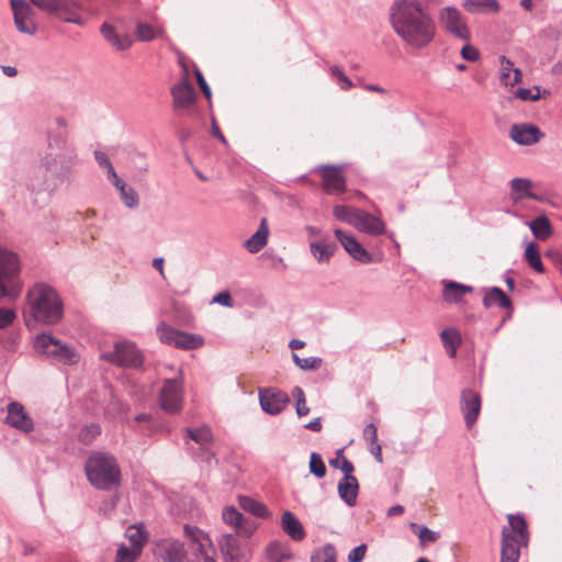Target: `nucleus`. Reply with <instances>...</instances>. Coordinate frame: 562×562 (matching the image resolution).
<instances>
[{
  "mask_svg": "<svg viewBox=\"0 0 562 562\" xmlns=\"http://www.w3.org/2000/svg\"><path fill=\"white\" fill-rule=\"evenodd\" d=\"M390 23L396 35L415 49L427 47L437 34L434 18L419 0H395L390 8Z\"/></svg>",
  "mask_w": 562,
  "mask_h": 562,
  "instance_id": "1",
  "label": "nucleus"
},
{
  "mask_svg": "<svg viewBox=\"0 0 562 562\" xmlns=\"http://www.w3.org/2000/svg\"><path fill=\"white\" fill-rule=\"evenodd\" d=\"M30 311L35 321L53 325L63 317V303L49 285L37 283L27 292Z\"/></svg>",
  "mask_w": 562,
  "mask_h": 562,
  "instance_id": "2",
  "label": "nucleus"
},
{
  "mask_svg": "<svg viewBox=\"0 0 562 562\" xmlns=\"http://www.w3.org/2000/svg\"><path fill=\"white\" fill-rule=\"evenodd\" d=\"M89 482L99 490H112L121 483V470L116 459L106 452L92 453L85 467Z\"/></svg>",
  "mask_w": 562,
  "mask_h": 562,
  "instance_id": "3",
  "label": "nucleus"
},
{
  "mask_svg": "<svg viewBox=\"0 0 562 562\" xmlns=\"http://www.w3.org/2000/svg\"><path fill=\"white\" fill-rule=\"evenodd\" d=\"M508 528L502 531L501 562H518L520 549L528 544V530L525 518L520 515H508Z\"/></svg>",
  "mask_w": 562,
  "mask_h": 562,
  "instance_id": "4",
  "label": "nucleus"
},
{
  "mask_svg": "<svg viewBox=\"0 0 562 562\" xmlns=\"http://www.w3.org/2000/svg\"><path fill=\"white\" fill-rule=\"evenodd\" d=\"M19 271L20 266L16 255L0 247V299L19 295L21 291L18 278Z\"/></svg>",
  "mask_w": 562,
  "mask_h": 562,
  "instance_id": "5",
  "label": "nucleus"
},
{
  "mask_svg": "<svg viewBox=\"0 0 562 562\" xmlns=\"http://www.w3.org/2000/svg\"><path fill=\"white\" fill-rule=\"evenodd\" d=\"M441 29L454 38L463 42L471 41V31L461 11L452 5H446L438 11Z\"/></svg>",
  "mask_w": 562,
  "mask_h": 562,
  "instance_id": "6",
  "label": "nucleus"
},
{
  "mask_svg": "<svg viewBox=\"0 0 562 562\" xmlns=\"http://www.w3.org/2000/svg\"><path fill=\"white\" fill-rule=\"evenodd\" d=\"M162 344L173 346L182 350H195L204 345V338L196 334L177 330L161 322L156 329Z\"/></svg>",
  "mask_w": 562,
  "mask_h": 562,
  "instance_id": "7",
  "label": "nucleus"
},
{
  "mask_svg": "<svg viewBox=\"0 0 562 562\" xmlns=\"http://www.w3.org/2000/svg\"><path fill=\"white\" fill-rule=\"evenodd\" d=\"M342 459L341 471L344 472V479L338 484V493L339 496L349 505L352 506L356 504L357 495H358V481L352 475L355 471L353 464L345 457L344 449H339L336 452V458L329 461V464L333 468L338 469V461Z\"/></svg>",
  "mask_w": 562,
  "mask_h": 562,
  "instance_id": "8",
  "label": "nucleus"
},
{
  "mask_svg": "<svg viewBox=\"0 0 562 562\" xmlns=\"http://www.w3.org/2000/svg\"><path fill=\"white\" fill-rule=\"evenodd\" d=\"M35 347L43 353L56 358L63 363H76L78 355L68 345L61 344L59 340L49 335H38L35 341Z\"/></svg>",
  "mask_w": 562,
  "mask_h": 562,
  "instance_id": "9",
  "label": "nucleus"
},
{
  "mask_svg": "<svg viewBox=\"0 0 562 562\" xmlns=\"http://www.w3.org/2000/svg\"><path fill=\"white\" fill-rule=\"evenodd\" d=\"M102 359L120 367L137 368L143 363V357L136 346L128 341L116 342L114 350L105 352Z\"/></svg>",
  "mask_w": 562,
  "mask_h": 562,
  "instance_id": "10",
  "label": "nucleus"
},
{
  "mask_svg": "<svg viewBox=\"0 0 562 562\" xmlns=\"http://www.w3.org/2000/svg\"><path fill=\"white\" fill-rule=\"evenodd\" d=\"M13 21L21 33L34 35L37 32L36 12L27 0H10Z\"/></svg>",
  "mask_w": 562,
  "mask_h": 562,
  "instance_id": "11",
  "label": "nucleus"
},
{
  "mask_svg": "<svg viewBox=\"0 0 562 562\" xmlns=\"http://www.w3.org/2000/svg\"><path fill=\"white\" fill-rule=\"evenodd\" d=\"M153 554L157 562H182L188 552L184 543L173 538H162L155 542Z\"/></svg>",
  "mask_w": 562,
  "mask_h": 562,
  "instance_id": "12",
  "label": "nucleus"
},
{
  "mask_svg": "<svg viewBox=\"0 0 562 562\" xmlns=\"http://www.w3.org/2000/svg\"><path fill=\"white\" fill-rule=\"evenodd\" d=\"M322 178L323 191L327 194L339 195L346 192V177L342 166L322 165L317 168Z\"/></svg>",
  "mask_w": 562,
  "mask_h": 562,
  "instance_id": "13",
  "label": "nucleus"
},
{
  "mask_svg": "<svg viewBox=\"0 0 562 562\" xmlns=\"http://www.w3.org/2000/svg\"><path fill=\"white\" fill-rule=\"evenodd\" d=\"M184 536L190 540L191 547L201 562H216L214 560L215 549L210 537L200 528L190 525L183 527Z\"/></svg>",
  "mask_w": 562,
  "mask_h": 562,
  "instance_id": "14",
  "label": "nucleus"
},
{
  "mask_svg": "<svg viewBox=\"0 0 562 562\" xmlns=\"http://www.w3.org/2000/svg\"><path fill=\"white\" fill-rule=\"evenodd\" d=\"M183 392L181 383L176 379L166 380L160 391V407L169 414L179 413L182 408Z\"/></svg>",
  "mask_w": 562,
  "mask_h": 562,
  "instance_id": "15",
  "label": "nucleus"
},
{
  "mask_svg": "<svg viewBox=\"0 0 562 562\" xmlns=\"http://www.w3.org/2000/svg\"><path fill=\"white\" fill-rule=\"evenodd\" d=\"M481 404L482 402L479 393L469 389L461 392L460 408L469 429L473 427L479 417Z\"/></svg>",
  "mask_w": 562,
  "mask_h": 562,
  "instance_id": "16",
  "label": "nucleus"
},
{
  "mask_svg": "<svg viewBox=\"0 0 562 562\" xmlns=\"http://www.w3.org/2000/svg\"><path fill=\"white\" fill-rule=\"evenodd\" d=\"M289 401V396L279 390L266 389L259 391L260 406L270 415L281 413L286 407Z\"/></svg>",
  "mask_w": 562,
  "mask_h": 562,
  "instance_id": "17",
  "label": "nucleus"
},
{
  "mask_svg": "<svg viewBox=\"0 0 562 562\" xmlns=\"http://www.w3.org/2000/svg\"><path fill=\"white\" fill-rule=\"evenodd\" d=\"M238 537L236 533H225L218 540L225 562H244L246 560V548L239 542Z\"/></svg>",
  "mask_w": 562,
  "mask_h": 562,
  "instance_id": "18",
  "label": "nucleus"
},
{
  "mask_svg": "<svg viewBox=\"0 0 562 562\" xmlns=\"http://www.w3.org/2000/svg\"><path fill=\"white\" fill-rule=\"evenodd\" d=\"M171 95L175 109H188L195 102L196 93L188 81V69L183 79L171 88Z\"/></svg>",
  "mask_w": 562,
  "mask_h": 562,
  "instance_id": "19",
  "label": "nucleus"
},
{
  "mask_svg": "<svg viewBox=\"0 0 562 562\" xmlns=\"http://www.w3.org/2000/svg\"><path fill=\"white\" fill-rule=\"evenodd\" d=\"M222 519L226 525L235 529L236 536L249 538L254 533L255 527L233 506H227L223 509Z\"/></svg>",
  "mask_w": 562,
  "mask_h": 562,
  "instance_id": "20",
  "label": "nucleus"
},
{
  "mask_svg": "<svg viewBox=\"0 0 562 562\" xmlns=\"http://www.w3.org/2000/svg\"><path fill=\"white\" fill-rule=\"evenodd\" d=\"M7 423L24 432H30L34 428L32 418L26 414L23 405L18 402L8 405Z\"/></svg>",
  "mask_w": 562,
  "mask_h": 562,
  "instance_id": "21",
  "label": "nucleus"
},
{
  "mask_svg": "<svg viewBox=\"0 0 562 562\" xmlns=\"http://www.w3.org/2000/svg\"><path fill=\"white\" fill-rule=\"evenodd\" d=\"M335 235L352 258L360 262L371 261V255L351 235L344 233L341 229H336Z\"/></svg>",
  "mask_w": 562,
  "mask_h": 562,
  "instance_id": "22",
  "label": "nucleus"
},
{
  "mask_svg": "<svg viewBox=\"0 0 562 562\" xmlns=\"http://www.w3.org/2000/svg\"><path fill=\"white\" fill-rule=\"evenodd\" d=\"M353 227L372 236L382 235L385 232V224L381 218L362 210H360Z\"/></svg>",
  "mask_w": 562,
  "mask_h": 562,
  "instance_id": "23",
  "label": "nucleus"
},
{
  "mask_svg": "<svg viewBox=\"0 0 562 562\" xmlns=\"http://www.w3.org/2000/svg\"><path fill=\"white\" fill-rule=\"evenodd\" d=\"M510 137L520 145H531L539 140L541 136L540 130L535 125H513L510 128Z\"/></svg>",
  "mask_w": 562,
  "mask_h": 562,
  "instance_id": "24",
  "label": "nucleus"
},
{
  "mask_svg": "<svg viewBox=\"0 0 562 562\" xmlns=\"http://www.w3.org/2000/svg\"><path fill=\"white\" fill-rule=\"evenodd\" d=\"M281 526L283 531L294 541H302L305 538V530L302 522L286 510L281 517Z\"/></svg>",
  "mask_w": 562,
  "mask_h": 562,
  "instance_id": "25",
  "label": "nucleus"
},
{
  "mask_svg": "<svg viewBox=\"0 0 562 562\" xmlns=\"http://www.w3.org/2000/svg\"><path fill=\"white\" fill-rule=\"evenodd\" d=\"M483 305L486 308L498 306L508 311L513 310V304L510 299L505 294V292L497 288H491L486 291L484 297H483Z\"/></svg>",
  "mask_w": 562,
  "mask_h": 562,
  "instance_id": "26",
  "label": "nucleus"
},
{
  "mask_svg": "<svg viewBox=\"0 0 562 562\" xmlns=\"http://www.w3.org/2000/svg\"><path fill=\"white\" fill-rule=\"evenodd\" d=\"M501 70H499V79L501 82L505 86L514 87L518 82L521 81V70L519 68H515L514 64L507 59L505 56H501Z\"/></svg>",
  "mask_w": 562,
  "mask_h": 562,
  "instance_id": "27",
  "label": "nucleus"
},
{
  "mask_svg": "<svg viewBox=\"0 0 562 562\" xmlns=\"http://www.w3.org/2000/svg\"><path fill=\"white\" fill-rule=\"evenodd\" d=\"M268 236V223L266 218H262L257 232L245 241L246 249L251 254L260 251L267 245Z\"/></svg>",
  "mask_w": 562,
  "mask_h": 562,
  "instance_id": "28",
  "label": "nucleus"
},
{
  "mask_svg": "<svg viewBox=\"0 0 562 562\" xmlns=\"http://www.w3.org/2000/svg\"><path fill=\"white\" fill-rule=\"evenodd\" d=\"M532 182L525 178H515L510 182L512 199L519 201L522 199L540 200L531 192Z\"/></svg>",
  "mask_w": 562,
  "mask_h": 562,
  "instance_id": "29",
  "label": "nucleus"
},
{
  "mask_svg": "<svg viewBox=\"0 0 562 562\" xmlns=\"http://www.w3.org/2000/svg\"><path fill=\"white\" fill-rule=\"evenodd\" d=\"M101 34L117 50H125L132 45V40L126 35H119L111 24L103 23Z\"/></svg>",
  "mask_w": 562,
  "mask_h": 562,
  "instance_id": "30",
  "label": "nucleus"
},
{
  "mask_svg": "<svg viewBox=\"0 0 562 562\" xmlns=\"http://www.w3.org/2000/svg\"><path fill=\"white\" fill-rule=\"evenodd\" d=\"M266 555L269 562H289L293 560L291 550L280 541H271L266 547Z\"/></svg>",
  "mask_w": 562,
  "mask_h": 562,
  "instance_id": "31",
  "label": "nucleus"
},
{
  "mask_svg": "<svg viewBox=\"0 0 562 562\" xmlns=\"http://www.w3.org/2000/svg\"><path fill=\"white\" fill-rule=\"evenodd\" d=\"M472 288L454 281H448L445 283L442 296L446 302L458 303L467 293L472 292Z\"/></svg>",
  "mask_w": 562,
  "mask_h": 562,
  "instance_id": "32",
  "label": "nucleus"
},
{
  "mask_svg": "<svg viewBox=\"0 0 562 562\" xmlns=\"http://www.w3.org/2000/svg\"><path fill=\"white\" fill-rule=\"evenodd\" d=\"M125 537L130 541L131 546L143 551L145 544L148 541V532L146 531L143 524L132 525L127 527Z\"/></svg>",
  "mask_w": 562,
  "mask_h": 562,
  "instance_id": "33",
  "label": "nucleus"
},
{
  "mask_svg": "<svg viewBox=\"0 0 562 562\" xmlns=\"http://www.w3.org/2000/svg\"><path fill=\"white\" fill-rule=\"evenodd\" d=\"M530 231L539 240H547L553 234L552 225L546 215L537 216L529 224Z\"/></svg>",
  "mask_w": 562,
  "mask_h": 562,
  "instance_id": "34",
  "label": "nucleus"
},
{
  "mask_svg": "<svg viewBox=\"0 0 562 562\" xmlns=\"http://www.w3.org/2000/svg\"><path fill=\"white\" fill-rule=\"evenodd\" d=\"M311 252L318 262H328L333 257L336 246L324 239L315 240L310 244Z\"/></svg>",
  "mask_w": 562,
  "mask_h": 562,
  "instance_id": "35",
  "label": "nucleus"
},
{
  "mask_svg": "<svg viewBox=\"0 0 562 562\" xmlns=\"http://www.w3.org/2000/svg\"><path fill=\"white\" fill-rule=\"evenodd\" d=\"M462 7L469 13L498 12L499 4L497 0H464Z\"/></svg>",
  "mask_w": 562,
  "mask_h": 562,
  "instance_id": "36",
  "label": "nucleus"
},
{
  "mask_svg": "<svg viewBox=\"0 0 562 562\" xmlns=\"http://www.w3.org/2000/svg\"><path fill=\"white\" fill-rule=\"evenodd\" d=\"M524 257L532 270L538 273H544L546 269L541 261L540 249L536 243L530 241L527 244Z\"/></svg>",
  "mask_w": 562,
  "mask_h": 562,
  "instance_id": "37",
  "label": "nucleus"
},
{
  "mask_svg": "<svg viewBox=\"0 0 562 562\" xmlns=\"http://www.w3.org/2000/svg\"><path fill=\"white\" fill-rule=\"evenodd\" d=\"M440 338L448 355L451 358L456 357L457 349L461 345L460 333L456 329L447 328L440 333Z\"/></svg>",
  "mask_w": 562,
  "mask_h": 562,
  "instance_id": "38",
  "label": "nucleus"
},
{
  "mask_svg": "<svg viewBox=\"0 0 562 562\" xmlns=\"http://www.w3.org/2000/svg\"><path fill=\"white\" fill-rule=\"evenodd\" d=\"M239 504L244 510L249 512L257 517L266 518V517H269V515H270V513L265 504L257 502L251 497H248V496L240 497Z\"/></svg>",
  "mask_w": 562,
  "mask_h": 562,
  "instance_id": "39",
  "label": "nucleus"
},
{
  "mask_svg": "<svg viewBox=\"0 0 562 562\" xmlns=\"http://www.w3.org/2000/svg\"><path fill=\"white\" fill-rule=\"evenodd\" d=\"M187 437L199 443L201 447L213 441V435L209 427L186 428Z\"/></svg>",
  "mask_w": 562,
  "mask_h": 562,
  "instance_id": "40",
  "label": "nucleus"
},
{
  "mask_svg": "<svg viewBox=\"0 0 562 562\" xmlns=\"http://www.w3.org/2000/svg\"><path fill=\"white\" fill-rule=\"evenodd\" d=\"M359 212V209L348 205H336L333 209V214L337 220L346 222L352 226H355Z\"/></svg>",
  "mask_w": 562,
  "mask_h": 562,
  "instance_id": "41",
  "label": "nucleus"
},
{
  "mask_svg": "<svg viewBox=\"0 0 562 562\" xmlns=\"http://www.w3.org/2000/svg\"><path fill=\"white\" fill-rule=\"evenodd\" d=\"M31 5L38 8L50 14L58 13L66 9V3L63 0H27Z\"/></svg>",
  "mask_w": 562,
  "mask_h": 562,
  "instance_id": "42",
  "label": "nucleus"
},
{
  "mask_svg": "<svg viewBox=\"0 0 562 562\" xmlns=\"http://www.w3.org/2000/svg\"><path fill=\"white\" fill-rule=\"evenodd\" d=\"M143 551L121 544L116 551L115 562H136Z\"/></svg>",
  "mask_w": 562,
  "mask_h": 562,
  "instance_id": "43",
  "label": "nucleus"
},
{
  "mask_svg": "<svg viewBox=\"0 0 562 562\" xmlns=\"http://www.w3.org/2000/svg\"><path fill=\"white\" fill-rule=\"evenodd\" d=\"M311 562H336V549L333 544H325L317 549L312 558Z\"/></svg>",
  "mask_w": 562,
  "mask_h": 562,
  "instance_id": "44",
  "label": "nucleus"
},
{
  "mask_svg": "<svg viewBox=\"0 0 562 562\" xmlns=\"http://www.w3.org/2000/svg\"><path fill=\"white\" fill-rule=\"evenodd\" d=\"M116 189L120 191L121 200L125 206L134 209L138 205V195L133 188L127 187L124 182L122 187H117Z\"/></svg>",
  "mask_w": 562,
  "mask_h": 562,
  "instance_id": "45",
  "label": "nucleus"
},
{
  "mask_svg": "<svg viewBox=\"0 0 562 562\" xmlns=\"http://www.w3.org/2000/svg\"><path fill=\"white\" fill-rule=\"evenodd\" d=\"M101 432V427L97 424H90L85 426L80 432H79V440L89 445L92 442V440L99 436Z\"/></svg>",
  "mask_w": 562,
  "mask_h": 562,
  "instance_id": "46",
  "label": "nucleus"
},
{
  "mask_svg": "<svg viewBox=\"0 0 562 562\" xmlns=\"http://www.w3.org/2000/svg\"><path fill=\"white\" fill-rule=\"evenodd\" d=\"M310 471L317 477H324L326 474V465L322 459V457L316 453L312 452L311 459H310Z\"/></svg>",
  "mask_w": 562,
  "mask_h": 562,
  "instance_id": "47",
  "label": "nucleus"
},
{
  "mask_svg": "<svg viewBox=\"0 0 562 562\" xmlns=\"http://www.w3.org/2000/svg\"><path fill=\"white\" fill-rule=\"evenodd\" d=\"M158 32L147 23H138L136 26V36L137 40L142 42H149L156 38Z\"/></svg>",
  "mask_w": 562,
  "mask_h": 562,
  "instance_id": "48",
  "label": "nucleus"
},
{
  "mask_svg": "<svg viewBox=\"0 0 562 562\" xmlns=\"http://www.w3.org/2000/svg\"><path fill=\"white\" fill-rule=\"evenodd\" d=\"M292 357L295 364L303 370H315L322 364V359L317 357L301 358L296 353H293Z\"/></svg>",
  "mask_w": 562,
  "mask_h": 562,
  "instance_id": "49",
  "label": "nucleus"
},
{
  "mask_svg": "<svg viewBox=\"0 0 562 562\" xmlns=\"http://www.w3.org/2000/svg\"><path fill=\"white\" fill-rule=\"evenodd\" d=\"M515 95L524 101H537L540 99V89L537 86L533 89L519 88Z\"/></svg>",
  "mask_w": 562,
  "mask_h": 562,
  "instance_id": "50",
  "label": "nucleus"
},
{
  "mask_svg": "<svg viewBox=\"0 0 562 562\" xmlns=\"http://www.w3.org/2000/svg\"><path fill=\"white\" fill-rule=\"evenodd\" d=\"M329 71L339 81L342 90H348L352 87V81L339 69V67L331 66Z\"/></svg>",
  "mask_w": 562,
  "mask_h": 562,
  "instance_id": "51",
  "label": "nucleus"
},
{
  "mask_svg": "<svg viewBox=\"0 0 562 562\" xmlns=\"http://www.w3.org/2000/svg\"><path fill=\"white\" fill-rule=\"evenodd\" d=\"M470 42H465V45L461 48V56L463 59L468 61H476L480 58L479 50L469 44Z\"/></svg>",
  "mask_w": 562,
  "mask_h": 562,
  "instance_id": "52",
  "label": "nucleus"
},
{
  "mask_svg": "<svg viewBox=\"0 0 562 562\" xmlns=\"http://www.w3.org/2000/svg\"><path fill=\"white\" fill-rule=\"evenodd\" d=\"M15 313L9 308H0V329L7 328L15 319Z\"/></svg>",
  "mask_w": 562,
  "mask_h": 562,
  "instance_id": "53",
  "label": "nucleus"
},
{
  "mask_svg": "<svg viewBox=\"0 0 562 562\" xmlns=\"http://www.w3.org/2000/svg\"><path fill=\"white\" fill-rule=\"evenodd\" d=\"M367 553V546L360 544L352 549L348 554V561L349 562H361Z\"/></svg>",
  "mask_w": 562,
  "mask_h": 562,
  "instance_id": "54",
  "label": "nucleus"
},
{
  "mask_svg": "<svg viewBox=\"0 0 562 562\" xmlns=\"http://www.w3.org/2000/svg\"><path fill=\"white\" fill-rule=\"evenodd\" d=\"M366 441L371 445L378 442V429L374 424H368L363 429Z\"/></svg>",
  "mask_w": 562,
  "mask_h": 562,
  "instance_id": "55",
  "label": "nucleus"
},
{
  "mask_svg": "<svg viewBox=\"0 0 562 562\" xmlns=\"http://www.w3.org/2000/svg\"><path fill=\"white\" fill-rule=\"evenodd\" d=\"M212 303H218L221 305H224L226 307L233 306V300L231 296V293L228 291H222L213 296Z\"/></svg>",
  "mask_w": 562,
  "mask_h": 562,
  "instance_id": "56",
  "label": "nucleus"
},
{
  "mask_svg": "<svg viewBox=\"0 0 562 562\" xmlns=\"http://www.w3.org/2000/svg\"><path fill=\"white\" fill-rule=\"evenodd\" d=\"M194 76H195L196 82H198L199 87L201 88L205 98L207 100H211V95H212L211 89H210L209 85L206 83L202 72L198 68L194 69Z\"/></svg>",
  "mask_w": 562,
  "mask_h": 562,
  "instance_id": "57",
  "label": "nucleus"
},
{
  "mask_svg": "<svg viewBox=\"0 0 562 562\" xmlns=\"http://www.w3.org/2000/svg\"><path fill=\"white\" fill-rule=\"evenodd\" d=\"M438 538V533L428 529L427 527H423L419 531V540L423 544L425 542H435Z\"/></svg>",
  "mask_w": 562,
  "mask_h": 562,
  "instance_id": "58",
  "label": "nucleus"
},
{
  "mask_svg": "<svg viewBox=\"0 0 562 562\" xmlns=\"http://www.w3.org/2000/svg\"><path fill=\"white\" fill-rule=\"evenodd\" d=\"M67 145V131H63L58 133L53 140H49V147L53 148L54 146L58 149L66 148Z\"/></svg>",
  "mask_w": 562,
  "mask_h": 562,
  "instance_id": "59",
  "label": "nucleus"
},
{
  "mask_svg": "<svg viewBox=\"0 0 562 562\" xmlns=\"http://www.w3.org/2000/svg\"><path fill=\"white\" fill-rule=\"evenodd\" d=\"M94 158H95L97 162H98L101 167H103V168H105V169H108L109 167H111V166H112V162L110 161V159L108 158V156H106V155H105V153H103V151L95 150V151H94Z\"/></svg>",
  "mask_w": 562,
  "mask_h": 562,
  "instance_id": "60",
  "label": "nucleus"
},
{
  "mask_svg": "<svg viewBox=\"0 0 562 562\" xmlns=\"http://www.w3.org/2000/svg\"><path fill=\"white\" fill-rule=\"evenodd\" d=\"M370 452L379 463L383 462L382 447L379 442L370 445Z\"/></svg>",
  "mask_w": 562,
  "mask_h": 562,
  "instance_id": "61",
  "label": "nucleus"
},
{
  "mask_svg": "<svg viewBox=\"0 0 562 562\" xmlns=\"http://www.w3.org/2000/svg\"><path fill=\"white\" fill-rule=\"evenodd\" d=\"M108 171V177L109 179L112 181L113 186L115 188L117 187H122V184L124 183V181L122 179H120V177L117 176V173L115 172L114 168H113V165L111 167H109L106 169Z\"/></svg>",
  "mask_w": 562,
  "mask_h": 562,
  "instance_id": "62",
  "label": "nucleus"
},
{
  "mask_svg": "<svg viewBox=\"0 0 562 562\" xmlns=\"http://www.w3.org/2000/svg\"><path fill=\"white\" fill-rule=\"evenodd\" d=\"M108 171V177L109 179L112 181L113 186L115 188L117 187H122V184L124 183V181L122 179H120V177L117 176V173L115 172L114 168H113V165L111 167H109L106 169Z\"/></svg>",
  "mask_w": 562,
  "mask_h": 562,
  "instance_id": "63",
  "label": "nucleus"
},
{
  "mask_svg": "<svg viewBox=\"0 0 562 562\" xmlns=\"http://www.w3.org/2000/svg\"><path fill=\"white\" fill-rule=\"evenodd\" d=\"M310 413V408L306 405V400L296 401V414L302 417Z\"/></svg>",
  "mask_w": 562,
  "mask_h": 562,
  "instance_id": "64",
  "label": "nucleus"
}]
</instances>
